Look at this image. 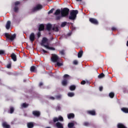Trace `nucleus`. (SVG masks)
I'll return each instance as SVG.
<instances>
[{"label": "nucleus", "mask_w": 128, "mask_h": 128, "mask_svg": "<svg viewBox=\"0 0 128 128\" xmlns=\"http://www.w3.org/2000/svg\"><path fill=\"white\" fill-rule=\"evenodd\" d=\"M56 98L57 100H60L62 98V96L60 95H58L56 96Z\"/></svg>", "instance_id": "nucleus-46"}, {"label": "nucleus", "mask_w": 128, "mask_h": 128, "mask_svg": "<svg viewBox=\"0 0 128 128\" xmlns=\"http://www.w3.org/2000/svg\"><path fill=\"white\" fill-rule=\"evenodd\" d=\"M42 50L44 54H48V51L44 50V49H42Z\"/></svg>", "instance_id": "nucleus-51"}, {"label": "nucleus", "mask_w": 128, "mask_h": 128, "mask_svg": "<svg viewBox=\"0 0 128 128\" xmlns=\"http://www.w3.org/2000/svg\"><path fill=\"white\" fill-rule=\"evenodd\" d=\"M4 35L8 40H10L11 42L14 41V38H16V34L10 36V34H9L8 33H5Z\"/></svg>", "instance_id": "nucleus-3"}, {"label": "nucleus", "mask_w": 128, "mask_h": 128, "mask_svg": "<svg viewBox=\"0 0 128 128\" xmlns=\"http://www.w3.org/2000/svg\"><path fill=\"white\" fill-rule=\"evenodd\" d=\"M20 4V1H16L14 2V8L13 10L14 12H18V10H20V8L18 7V4Z\"/></svg>", "instance_id": "nucleus-6"}, {"label": "nucleus", "mask_w": 128, "mask_h": 128, "mask_svg": "<svg viewBox=\"0 0 128 128\" xmlns=\"http://www.w3.org/2000/svg\"><path fill=\"white\" fill-rule=\"evenodd\" d=\"M36 66H32L30 68V71L31 72H36Z\"/></svg>", "instance_id": "nucleus-27"}, {"label": "nucleus", "mask_w": 128, "mask_h": 128, "mask_svg": "<svg viewBox=\"0 0 128 128\" xmlns=\"http://www.w3.org/2000/svg\"><path fill=\"white\" fill-rule=\"evenodd\" d=\"M54 40V38L52 37V38H51V40Z\"/></svg>", "instance_id": "nucleus-57"}, {"label": "nucleus", "mask_w": 128, "mask_h": 128, "mask_svg": "<svg viewBox=\"0 0 128 128\" xmlns=\"http://www.w3.org/2000/svg\"><path fill=\"white\" fill-rule=\"evenodd\" d=\"M40 36H41L40 32H38L37 34V36H38V38H40Z\"/></svg>", "instance_id": "nucleus-47"}, {"label": "nucleus", "mask_w": 128, "mask_h": 128, "mask_svg": "<svg viewBox=\"0 0 128 128\" xmlns=\"http://www.w3.org/2000/svg\"><path fill=\"white\" fill-rule=\"evenodd\" d=\"M67 34H68V36H72V33L71 32H69Z\"/></svg>", "instance_id": "nucleus-54"}, {"label": "nucleus", "mask_w": 128, "mask_h": 128, "mask_svg": "<svg viewBox=\"0 0 128 128\" xmlns=\"http://www.w3.org/2000/svg\"><path fill=\"white\" fill-rule=\"evenodd\" d=\"M112 30L114 31V30H116V28L114 26H113L112 28Z\"/></svg>", "instance_id": "nucleus-49"}, {"label": "nucleus", "mask_w": 128, "mask_h": 128, "mask_svg": "<svg viewBox=\"0 0 128 128\" xmlns=\"http://www.w3.org/2000/svg\"><path fill=\"white\" fill-rule=\"evenodd\" d=\"M7 68H12V64L10 63L6 65Z\"/></svg>", "instance_id": "nucleus-42"}, {"label": "nucleus", "mask_w": 128, "mask_h": 128, "mask_svg": "<svg viewBox=\"0 0 128 128\" xmlns=\"http://www.w3.org/2000/svg\"><path fill=\"white\" fill-rule=\"evenodd\" d=\"M102 90H104V87H102V86H101L99 88V90L100 92H102Z\"/></svg>", "instance_id": "nucleus-48"}, {"label": "nucleus", "mask_w": 128, "mask_h": 128, "mask_svg": "<svg viewBox=\"0 0 128 128\" xmlns=\"http://www.w3.org/2000/svg\"><path fill=\"white\" fill-rule=\"evenodd\" d=\"M53 122H58V118L56 117H54L53 118Z\"/></svg>", "instance_id": "nucleus-38"}, {"label": "nucleus", "mask_w": 128, "mask_h": 128, "mask_svg": "<svg viewBox=\"0 0 128 128\" xmlns=\"http://www.w3.org/2000/svg\"><path fill=\"white\" fill-rule=\"evenodd\" d=\"M52 30H54V32H58L60 30L58 29V27L56 26H54V27H52Z\"/></svg>", "instance_id": "nucleus-26"}, {"label": "nucleus", "mask_w": 128, "mask_h": 128, "mask_svg": "<svg viewBox=\"0 0 128 128\" xmlns=\"http://www.w3.org/2000/svg\"><path fill=\"white\" fill-rule=\"evenodd\" d=\"M73 64H74L75 66H76V65H78V60H74L73 62Z\"/></svg>", "instance_id": "nucleus-41"}, {"label": "nucleus", "mask_w": 128, "mask_h": 128, "mask_svg": "<svg viewBox=\"0 0 128 128\" xmlns=\"http://www.w3.org/2000/svg\"><path fill=\"white\" fill-rule=\"evenodd\" d=\"M61 18H62V16H57L56 18L57 20H60Z\"/></svg>", "instance_id": "nucleus-50"}, {"label": "nucleus", "mask_w": 128, "mask_h": 128, "mask_svg": "<svg viewBox=\"0 0 128 128\" xmlns=\"http://www.w3.org/2000/svg\"><path fill=\"white\" fill-rule=\"evenodd\" d=\"M76 0V2H82V0Z\"/></svg>", "instance_id": "nucleus-55"}, {"label": "nucleus", "mask_w": 128, "mask_h": 128, "mask_svg": "<svg viewBox=\"0 0 128 128\" xmlns=\"http://www.w3.org/2000/svg\"><path fill=\"white\" fill-rule=\"evenodd\" d=\"M60 120V122H64V118L62 116H60L58 118V121Z\"/></svg>", "instance_id": "nucleus-37"}, {"label": "nucleus", "mask_w": 128, "mask_h": 128, "mask_svg": "<svg viewBox=\"0 0 128 128\" xmlns=\"http://www.w3.org/2000/svg\"><path fill=\"white\" fill-rule=\"evenodd\" d=\"M60 54H62V56H64V50H62L60 51Z\"/></svg>", "instance_id": "nucleus-43"}, {"label": "nucleus", "mask_w": 128, "mask_h": 128, "mask_svg": "<svg viewBox=\"0 0 128 128\" xmlns=\"http://www.w3.org/2000/svg\"><path fill=\"white\" fill-rule=\"evenodd\" d=\"M118 128H126V127L122 124L119 123L117 125Z\"/></svg>", "instance_id": "nucleus-21"}, {"label": "nucleus", "mask_w": 128, "mask_h": 128, "mask_svg": "<svg viewBox=\"0 0 128 128\" xmlns=\"http://www.w3.org/2000/svg\"><path fill=\"white\" fill-rule=\"evenodd\" d=\"M121 110L125 114H128V108H121Z\"/></svg>", "instance_id": "nucleus-25"}, {"label": "nucleus", "mask_w": 128, "mask_h": 128, "mask_svg": "<svg viewBox=\"0 0 128 128\" xmlns=\"http://www.w3.org/2000/svg\"><path fill=\"white\" fill-rule=\"evenodd\" d=\"M109 96L111 98H114V93L111 92L109 94Z\"/></svg>", "instance_id": "nucleus-32"}, {"label": "nucleus", "mask_w": 128, "mask_h": 128, "mask_svg": "<svg viewBox=\"0 0 128 128\" xmlns=\"http://www.w3.org/2000/svg\"><path fill=\"white\" fill-rule=\"evenodd\" d=\"M10 56L14 62H16V55L14 53H12Z\"/></svg>", "instance_id": "nucleus-17"}, {"label": "nucleus", "mask_w": 128, "mask_h": 128, "mask_svg": "<svg viewBox=\"0 0 128 128\" xmlns=\"http://www.w3.org/2000/svg\"><path fill=\"white\" fill-rule=\"evenodd\" d=\"M30 40L32 42H34V40H36V35H34V33L32 32L30 34Z\"/></svg>", "instance_id": "nucleus-11"}, {"label": "nucleus", "mask_w": 128, "mask_h": 128, "mask_svg": "<svg viewBox=\"0 0 128 128\" xmlns=\"http://www.w3.org/2000/svg\"><path fill=\"white\" fill-rule=\"evenodd\" d=\"M22 106L24 108H28V104L26 103H23L22 104Z\"/></svg>", "instance_id": "nucleus-36"}, {"label": "nucleus", "mask_w": 128, "mask_h": 128, "mask_svg": "<svg viewBox=\"0 0 128 128\" xmlns=\"http://www.w3.org/2000/svg\"><path fill=\"white\" fill-rule=\"evenodd\" d=\"M56 62L58 66H64V64H62V62H60V61H58Z\"/></svg>", "instance_id": "nucleus-33"}, {"label": "nucleus", "mask_w": 128, "mask_h": 128, "mask_svg": "<svg viewBox=\"0 0 128 128\" xmlns=\"http://www.w3.org/2000/svg\"><path fill=\"white\" fill-rule=\"evenodd\" d=\"M6 28V30H10V21L7 22Z\"/></svg>", "instance_id": "nucleus-23"}, {"label": "nucleus", "mask_w": 128, "mask_h": 128, "mask_svg": "<svg viewBox=\"0 0 128 128\" xmlns=\"http://www.w3.org/2000/svg\"><path fill=\"white\" fill-rule=\"evenodd\" d=\"M81 84H86V81L82 80V81L81 82Z\"/></svg>", "instance_id": "nucleus-53"}, {"label": "nucleus", "mask_w": 128, "mask_h": 128, "mask_svg": "<svg viewBox=\"0 0 128 128\" xmlns=\"http://www.w3.org/2000/svg\"><path fill=\"white\" fill-rule=\"evenodd\" d=\"M67 116L68 120H70L71 118H74V114L72 113H70L69 114H68Z\"/></svg>", "instance_id": "nucleus-18"}, {"label": "nucleus", "mask_w": 128, "mask_h": 128, "mask_svg": "<svg viewBox=\"0 0 128 128\" xmlns=\"http://www.w3.org/2000/svg\"><path fill=\"white\" fill-rule=\"evenodd\" d=\"M126 46H128V40L126 42Z\"/></svg>", "instance_id": "nucleus-56"}, {"label": "nucleus", "mask_w": 128, "mask_h": 128, "mask_svg": "<svg viewBox=\"0 0 128 128\" xmlns=\"http://www.w3.org/2000/svg\"><path fill=\"white\" fill-rule=\"evenodd\" d=\"M34 122H28L27 123V127L28 128H34Z\"/></svg>", "instance_id": "nucleus-13"}, {"label": "nucleus", "mask_w": 128, "mask_h": 128, "mask_svg": "<svg viewBox=\"0 0 128 128\" xmlns=\"http://www.w3.org/2000/svg\"><path fill=\"white\" fill-rule=\"evenodd\" d=\"M87 114H90V116H96V112L94 110H89L87 111Z\"/></svg>", "instance_id": "nucleus-12"}, {"label": "nucleus", "mask_w": 128, "mask_h": 128, "mask_svg": "<svg viewBox=\"0 0 128 128\" xmlns=\"http://www.w3.org/2000/svg\"><path fill=\"white\" fill-rule=\"evenodd\" d=\"M45 48L48 50H56V48L54 47H50L48 45L45 46Z\"/></svg>", "instance_id": "nucleus-24"}, {"label": "nucleus", "mask_w": 128, "mask_h": 128, "mask_svg": "<svg viewBox=\"0 0 128 128\" xmlns=\"http://www.w3.org/2000/svg\"><path fill=\"white\" fill-rule=\"evenodd\" d=\"M10 114H14V107H10Z\"/></svg>", "instance_id": "nucleus-35"}, {"label": "nucleus", "mask_w": 128, "mask_h": 128, "mask_svg": "<svg viewBox=\"0 0 128 128\" xmlns=\"http://www.w3.org/2000/svg\"><path fill=\"white\" fill-rule=\"evenodd\" d=\"M82 54H84V51L82 50H80L78 54V56L80 58L82 56Z\"/></svg>", "instance_id": "nucleus-20"}, {"label": "nucleus", "mask_w": 128, "mask_h": 128, "mask_svg": "<svg viewBox=\"0 0 128 128\" xmlns=\"http://www.w3.org/2000/svg\"><path fill=\"white\" fill-rule=\"evenodd\" d=\"M64 80H62V85L64 86H68V79L70 78V75L68 74H65L64 76ZM68 78V79H66Z\"/></svg>", "instance_id": "nucleus-4"}, {"label": "nucleus", "mask_w": 128, "mask_h": 128, "mask_svg": "<svg viewBox=\"0 0 128 128\" xmlns=\"http://www.w3.org/2000/svg\"><path fill=\"white\" fill-rule=\"evenodd\" d=\"M74 126V123L72 122H69L68 124V128H72Z\"/></svg>", "instance_id": "nucleus-28"}, {"label": "nucleus", "mask_w": 128, "mask_h": 128, "mask_svg": "<svg viewBox=\"0 0 128 128\" xmlns=\"http://www.w3.org/2000/svg\"><path fill=\"white\" fill-rule=\"evenodd\" d=\"M44 30V24H41L39 26L38 30L39 32H42Z\"/></svg>", "instance_id": "nucleus-19"}, {"label": "nucleus", "mask_w": 128, "mask_h": 128, "mask_svg": "<svg viewBox=\"0 0 128 128\" xmlns=\"http://www.w3.org/2000/svg\"><path fill=\"white\" fill-rule=\"evenodd\" d=\"M44 86V83H42V82H40V84H39V86Z\"/></svg>", "instance_id": "nucleus-52"}, {"label": "nucleus", "mask_w": 128, "mask_h": 128, "mask_svg": "<svg viewBox=\"0 0 128 128\" xmlns=\"http://www.w3.org/2000/svg\"><path fill=\"white\" fill-rule=\"evenodd\" d=\"M68 96L70 98H72V96H74V93L72 92H68Z\"/></svg>", "instance_id": "nucleus-30"}, {"label": "nucleus", "mask_w": 128, "mask_h": 128, "mask_svg": "<svg viewBox=\"0 0 128 128\" xmlns=\"http://www.w3.org/2000/svg\"><path fill=\"white\" fill-rule=\"evenodd\" d=\"M106 76V75L104 74V73L100 74V75L98 76V78H104Z\"/></svg>", "instance_id": "nucleus-31"}, {"label": "nucleus", "mask_w": 128, "mask_h": 128, "mask_svg": "<svg viewBox=\"0 0 128 128\" xmlns=\"http://www.w3.org/2000/svg\"><path fill=\"white\" fill-rule=\"evenodd\" d=\"M0 54H4V50H0Z\"/></svg>", "instance_id": "nucleus-45"}, {"label": "nucleus", "mask_w": 128, "mask_h": 128, "mask_svg": "<svg viewBox=\"0 0 128 128\" xmlns=\"http://www.w3.org/2000/svg\"><path fill=\"white\" fill-rule=\"evenodd\" d=\"M48 98L52 100H56V98L54 96H50Z\"/></svg>", "instance_id": "nucleus-44"}, {"label": "nucleus", "mask_w": 128, "mask_h": 128, "mask_svg": "<svg viewBox=\"0 0 128 128\" xmlns=\"http://www.w3.org/2000/svg\"><path fill=\"white\" fill-rule=\"evenodd\" d=\"M52 62H60V58H58V56L56 54H54L52 55L51 57Z\"/></svg>", "instance_id": "nucleus-7"}, {"label": "nucleus", "mask_w": 128, "mask_h": 128, "mask_svg": "<svg viewBox=\"0 0 128 128\" xmlns=\"http://www.w3.org/2000/svg\"><path fill=\"white\" fill-rule=\"evenodd\" d=\"M48 42V38H46V37L43 38L42 40V42L40 43L41 46H44V48H46L45 46H48V44L46 45V44H46V42Z\"/></svg>", "instance_id": "nucleus-9"}, {"label": "nucleus", "mask_w": 128, "mask_h": 128, "mask_svg": "<svg viewBox=\"0 0 128 128\" xmlns=\"http://www.w3.org/2000/svg\"><path fill=\"white\" fill-rule=\"evenodd\" d=\"M60 14H62V11H60V9H57L54 13V16H58Z\"/></svg>", "instance_id": "nucleus-22"}, {"label": "nucleus", "mask_w": 128, "mask_h": 128, "mask_svg": "<svg viewBox=\"0 0 128 128\" xmlns=\"http://www.w3.org/2000/svg\"><path fill=\"white\" fill-rule=\"evenodd\" d=\"M76 88V85H72L70 87V90H72V91L75 90Z\"/></svg>", "instance_id": "nucleus-29"}, {"label": "nucleus", "mask_w": 128, "mask_h": 128, "mask_svg": "<svg viewBox=\"0 0 128 128\" xmlns=\"http://www.w3.org/2000/svg\"><path fill=\"white\" fill-rule=\"evenodd\" d=\"M65 26H66V22H63L62 23L61 26L62 28L64 27Z\"/></svg>", "instance_id": "nucleus-40"}, {"label": "nucleus", "mask_w": 128, "mask_h": 128, "mask_svg": "<svg viewBox=\"0 0 128 128\" xmlns=\"http://www.w3.org/2000/svg\"><path fill=\"white\" fill-rule=\"evenodd\" d=\"M54 8H52L48 12V14H52V12H54Z\"/></svg>", "instance_id": "nucleus-39"}, {"label": "nucleus", "mask_w": 128, "mask_h": 128, "mask_svg": "<svg viewBox=\"0 0 128 128\" xmlns=\"http://www.w3.org/2000/svg\"><path fill=\"white\" fill-rule=\"evenodd\" d=\"M78 14V10H72L70 12V15L68 16L69 20H74L76 18V14Z\"/></svg>", "instance_id": "nucleus-1"}, {"label": "nucleus", "mask_w": 128, "mask_h": 128, "mask_svg": "<svg viewBox=\"0 0 128 128\" xmlns=\"http://www.w3.org/2000/svg\"><path fill=\"white\" fill-rule=\"evenodd\" d=\"M42 5L40 4H38L32 8V12H38V10H42Z\"/></svg>", "instance_id": "nucleus-5"}, {"label": "nucleus", "mask_w": 128, "mask_h": 128, "mask_svg": "<svg viewBox=\"0 0 128 128\" xmlns=\"http://www.w3.org/2000/svg\"><path fill=\"white\" fill-rule=\"evenodd\" d=\"M32 114L35 116V118H40V112L38 110H34L32 112Z\"/></svg>", "instance_id": "nucleus-8"}, {"label": "nucleus", "mask_w": 128, "mask_h": 128, "mask_svg": "<svg viewBox=\"0 0 128 128\" xmlns=\"http://www.w3.org/2000/svg\"><path fill=\"white\" fill-rule=\"evenodd\" d=\"M2 126L4 128H10V126L8 124V122H4L2 123Z\"/></svg>", "instance_id": "nucleus-14"}, {"label": "nucleus", "mask_w": 128, "mask_h": 128, "mask_svg": "<svg viewBox=\"0 0 128 128\" xmlns=\"http://www.w3.org/2000/svg\"><path fill=\"white\" fill-rule=\"evenodd\" d=\"M84 126H90V122H84Z\"/></svg>", "instance_id": "nucleus-34"}, {"label": "nucleus", "mask_w": 128, "mask_h": 128, "mask_svg": "<svg viewBox=\"0 0 128 128\" xmlns=\"http://www.w3.org/2000/svg\"><path fill=\"white\" fill-rule=\"evenodd\" d=\"M89 21L93 24H98V21L94 18H90Z\"/></svg>", "instance_id": "nucleus-10"}, {"label": "nucleus", "mask_w": 128, "mask_h": 128, "mask_svg": "<svg viewBox=\"0 0 128 128\" xmlns=\"http://www.w3.org/2000/svg\"><path fill=\"white\" fill-rule=\"evenodd\" d=\"M70 14V9L68 8H64L61 10V16L62 18H66Z\"/></svg>", "instance_id": "nucleus-2"}, {"label": "nucleus", "mask_w": 128, "mask_h": 128, "mask_svg": "<svg viewBox=\"0 0 128 128\" xmlns=\"http://www.w3.org/2000/svg\"><path fill=\"white\" fill-rule=\"evenodd\" d=\"M56 126L57 128H64V125L60 122H57L56 124Z\"/></svg>", "instance_id": "nucleus-16"}, {"label": "nucleus", "mask_w": 128, "mask_h": 128, "mask_svg": "<svg viewBox=\"0 0 128 128\" xmlns=\"http://www.w3.org/2000/svg\"><path fill=\"white\" fill-rule=\"evenodd\" d=\"M52 24H48L46 26V29L48 32H50V30H52Z\"/></svg>", "instance_id": "nucleus-15"}]
</instances>
